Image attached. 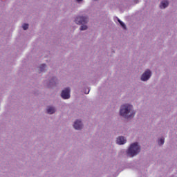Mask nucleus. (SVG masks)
<instances>
[{
  "label": "nucleus",
  "instance_id": "1",
  "mask_svg": "<svg viewBox=\"0 0 177 177\" xmlns=\"http://www.w3.org/2000/svg\"><path fill=\"white\" fill-rule=\"evenodd\" d=\"M133 106L126 104L121 106L120 114L124 118H132L135 115V111L133 110Z\"/></svg>",
  "mask_w": 177,
  "mask_h": 177
},
{
  "label": "nucleus",
  "instance_id": "2",
  "mask_svg": "<svg viewBox=\"0 0 177 177\" xmlns=\"http://www.w3.org/2000/svg\"><path fill=\"white\" fill-rule=\"evenodd\" d=\"M139 153H140V146L138 145V142L131 144L127 151V155L129 156V157H135V156H137Z\"/></svg>",
  "mask_w": 177,
  "mask_h": 177
},
{
  "label": "nucleus",
  "instance_id": "3",
  "mask_svg": "<svg viewBox=\"0 0 177 177\" xmlns=\"http://www.w3.org/2000/svg\"><path fill=\"white\" fill-rule=\"evenodd\" d=\"M75 21L76 24H85L88 23V17H77Z\"/></svg>",
  "mask_w": 177,
  "mask_h": 177
},
{
  "label": "nucleus",
  "instance_id": "4",
  "mask_svg": "<svg viewBox=\"0 0 177 177\" xmlns=\"http://www.w3.org/2000/svg\"><path fill=\"white\" fill-rule=\"evenodd\" d=\"M62 99H70V88H66L61 93Z\"/></svg>",
  "mask_w": 177,
  "mask_h": 177
},
{
  "label": "nucleus",
  "instance_id": "5",
  "mask_svg": "<svg viewBox=\"0 0 177 177\" xmlns=\"http://www.w3.org/2000/svg\"><path fill=\"white\" fill-rule=\"evenodd\" d=\"M150 77H151V71H150V70H147L142 74L141 77V80L147 81L150 79Z\"/></svg>",
  "mask_w": 177,
  "mask_h": 177
},
{
  "label": "nucleus",
  "instance_id": "6",
  "mask_svg": "<svg viewBox=\"0 0 177 177\" xmlns=\"http://www.w3.org/2000/svg\"><path fill=\"white\" fill-rule=\"evenodd\" d=\"M73 127L75 129H77V130L82 129V123L81 122L80 120H76L74 123Z\"/></svg>",
  "mask_w": 177,
  "mask_h": 177
},
{
  "label": "nucleus",
  "instance_id": "7",
  "mask_svg": "<svg viewBox=\"0 0 177 177\" xmlns=\"http://www.w3.org/2000/svg\"><path fill=\"white\" fill-rule=\"evenodd\" d=\"M116 142L118 145H125L127 143V140L123 136H120L117 138Z\"/></svg>",
  "mask_w": 177,
  "mask_h": 177
},
{
  "label": "nucleus",
  "instance_id": "8",
  "mask_svg": "<svg viewBox=\"0 0 177 177\" xmlns=\"http://www.w3.org/2000/svg\"><path fill=\"white\" fill-rule=\"evenodd\" d=\"M168 5H169V3L168 2V1L165 0L161 2L160 7L161 9H165V8L168 6Z\"/></svg>",
  "mask_w": 177,
  "mask_h": 177
},
{
  "label": "nucleus",
  "instance_id": "9",
  "mask_svg": "<svg viewBox=\"0 0 177 177\" xmlns=\"http://www.w3.org/2000/svg\"><path fill=\"white\" fill-rule=\"evenodd\" d=\"M55 111H56V110L55 109V108H53L52 106H48L47 108L48 114H53V113H55Z\"/></svg>",
  "mask_w": 177,
  "mask_h": 177
},
{
  "label": "nucleus",
  "instance_id": "10",
  "mask_svg": "<svg viewBox=\"0 0 177 177\" xmlns=\"http://www.w3.org/2000/svg\"><path fill=\"white\" fill-rule=\"evenodd\" d=\"M118 22L120 23V26L124 28V30L127 29V26H125V24L122 22L121 20L118 19Z\"/></svg>",
  "mask_w": 177,
  "mask_h": 177
},
{
  "label": "nucleus",
  "instance_id": "11",
  "mask_svg": "<svg viewBox=\"0 0 177 177\" xmlns=\"http://www.w3.org/2000/svg\"><path fill=\"white\" fill-rule=\"evenodd\" d=\"M88 26H86V25H82L80 27V30L81 31H84L85 30H87Z\"/></svg>",
  "mask_w": 177,
  "mask_h": 177
},
{
  "label": "nucleus",
  "instance_id": "12",
  "mask_svg": "<svg viewBox=\"0 0 177 177\" xmlns=\"http://www.w3.org/2000/svg\"><path fill=\"white\" fill-rule=\"evenodd\" d=\"M46 68V64H44L40 66V71H44V69Z\"/></svg>",
  "mask_w": 177,
  "mask_h": 177
},
{
  "label": "nucleus",
  "instance_id": "13",
  "mask_svg": "<svg viewBox=\"0 0 177 177\" xmlns=\"http://www.w3.org/2000/svg\"><path fill=\"white\" fill-rule=\"evenodd\" d=\"M22 28H24V30H28V24H24L22 26Z\"/></svg>",
  "mask_w": 177,
  "mask_h": 177
},
{
  "label": "nucleus",
  "instance_id": "14",
  "mask_svg": "<svg viewBox=\"0 0 177 177\" xmlns=\"http://www.w3.org/2000/svg\"><path fill=\"white\" fill-rule=\"evenodd\" d=\"M158 145H160V146H161L162 145H164V139L160 138V139L158 140Z\"/></svg>",
  "mask_w": 177,
  "mask_h": 177
},
{
  "label": "nucleus",
  "instance_id": "15",
  "mask_svg": "<svg viewBox=\"0 0 177 177\" xmlns=\"http://www.w3.org/2000/svg\"><path fill=\"white\" fill-rule=\"evenodd\" d=\"M86 95H88V93H89V90L88 91L87 93H85Z\"/></svg>",
  "mask_w": 177,
  "mask_h": 177
}]
</instances>
